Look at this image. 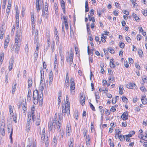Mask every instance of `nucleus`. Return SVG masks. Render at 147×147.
<instances>
[{"mask_svg":"<svg viewBox=\"0 0 147 147\" xmlns=\"http://www.w3.org/2000/svg\"><path fill=\"white\" fill-rule=\"evenodd\" d=\"M122 100L124 102L126 103H127L128 102V99L125 96H123Z\"/></svg>","mask_w":147,"mask_h":147,"instance_id":"nucleus-38","label":"nucleus"},{"mask_svg":"<svg viewBox=\"0 0 147 147\" xmlns=\"http://www.w3.org/2000/svg\"><path fill=\"white\" fill-rule=\"evenodd\" d=\"M74 54L72 53H70L69 54V60H73Z\"/></svg>","mask_w":147,"mask_h":147,"instance_id":"nucleus-41","label":"nucleus"},{"mask_svg":"<svg viewBox=\"0 0 147 147\" xmlns=\"http://www.w3.org/2000/svg\"><path fill=\"white\" fill-rule=\"evenodd\" d=\"M31 96L32 94L31 90L30 89H29L27 96V100L28 101L30 102V101Z\"/></svg>","mask_w":147,"mask_h":147,"instance_id":"nucleus-11","label":"nucleus"},{"mask_svg":"<svg viewBox=\"0 0 147 147\" xmlns=\"http://www.w3.org/2000/svg\"><path fill=\"white\" fill-rule=\"evenodd\" d=\"M83 131V134H84V137L85 139H86L87 138L86 135L87 131L86 129H84Z\"/></svg>","mask_w":147,"mask_h":147,"instance_id":"nucleus-28","label":"nucleus"},{"mask_svg":"<svg viewBox=\"0 0 147 147\" xmlns=\"http://www.w3.org/2000/svg\"><path fill=\"white\" fill-rule=\"evenodd\" d=\"M26 130L27 132H28L30 128V123H27L26 125Z\"/></svg>","mask_w":147,"mask_h":147,"instance_id":"nucleus-22","label":"nucleus"},{"mask_svg":"<svg viewBox=\"0 0 147 147\" xmlns=\"http://www.w3.org/2000/svg\"><path fill=\"white\" fill-rule=\"evenodd\" d=\"M40 119L38 118L37 121L36 123V125H40Z\"/></svg>","mask_w":147,"mask_h":147,"instance_id":"nucleus-46","label":"nucleus"},{"mask_svg":"<svg viewBox=\"0 0 147 147\" xmlns=\"http://www.w3.org/2000/svg\"><path fill=\"white\" fill-rule=\"evenodd\" d=\"M21 106L23 107V111L24 113H25L26 110L27 109L25 105V104H22L21 105Z\"/></svg>","mask_w":147,"mask_h":147,"instance_id":"nucleus-29","label":"nucleus"},{"mask_svg":"<svg viewBox=\"0 0 147 147\" xmlns=\"http://www.w3.org/2000/svg\"><path fill=\"white\" fill-rule=\"evenodd\" d=\"M62 19L64 21V23L67 22V19L65 16H63V18Z\"/></svg>","mask_w":147,"mask_h":147,"instance_id":"nucleus-52","label":"nucleus"},{"mask_svg":"<svg viewBox=\"0 0 147 147\" xmlns=\"http://www.w3.org/2000/svg\"><path fill=\"white\" fill-rule=\"evenodd\" d=\"M90 107V108L92 109V110L95 111V109L94 107V106L93 105L91 104L90 102L89 103Z\"/></svg>","mask_w":147,"mask_h":147,"instance_id":"nucleus-43","label":"nucleus"},{"mask_svg":"<svg viewBox=\"0 0 147 147\" xmlns=\"http://www.w3.org/2000/svg\"><path fill=\"white\" fill-rule=\"evenodd\" d=\"M143 14L145 16H147V10H144L143 13Z\"/></svg>","mask_w":147,"mask_h":147,"instance_id":"nucleus-63","label":"nucleus"},{"mask_svg":"<svg viewBox=\"0 0 147 147\" xmlns=\"http://www.w3.org/2000/svg\"><path fill=\"white\" fill-rule=\"evenodd\" d=\"M90 13L91 16L93 15L94 13V10L93 9H92L90 11Z\"/></svg>","mask_w":147,"mask_h":147,"instance_id":"nucleus-59","label":"nucleus"},{"mask_svg":"<svg viewBox=\"0 0 147 147\" xmlns=\"http://www.w3.org/2000/svg\"><path fill=\"white\" fill-rule=\"evenodd\" d=\"M114 59L112 58L110 60V65L111 67L114 68L115 66V64H114V61H113Z\"/></svg>","mask_w":147,"mask_h":147,"instance_id":"nucleus-15","label":"nucleus"},{"mask_svg":"<svg viewBox=\"0 0 147 147\" xmlns=\"http://www.w3.org/2000/svg\"><path fill=\"white\" fill-rule=\"evenodd\" d=\"M9 42V39L8 38H6L5 39V40L4 41V49H6L7 47L8 44Z\"/></svg>","mask_w":147,"mask_h":147,"instance_id":"nucleus-14","label":"nucleus"},{"mask_svg":"<svg viewBox=\"0 0 147 147\" xmlns=\"http://www.w3.org/2000/svg\"><path fill=\"white\" fill-rule=\"evenodd\" d=\"M129 64H132L134 62L133 59L131 58H129Z\"/></svg>","mask_w":147,"mask_h":147,"instance_id":"nucleus-56","label":"nucleus"},{"mask_svg":"<svg viewBox=\"0 0 147 147\" xmlns=\"http://www.w3.org/2000/svg\"><path fill=\"white\" fill-rule=\"evenodd\" d=\"M69 78L68 75V73H67L66 76V80L65 82V85L66 84V83H67L68 84V83H69Z\"/></svg>","mask_w":147,"mask_h":147,"instance_id":"nucleus-26","label":"nucleus"},{"mask_svg":"<svg viewBox=\"0 0 147 147\" xmlns=\"http://www.w3.org/2000/svg\"><path fill=\"white\" fill-rule=\"evenodd\" d=\"M128 114L127 112H124L121 116V117L124 120H126L128 119Z\"/></svg>","mask_w":147,"mask_h":147,"instance_id":"nucleus-5","label":"nucleus"},{"mask_svg":"<svg viewBox=\"0 0 147 147\" xmlns=\"http://www.w3.org/2000/svg\"><path fill=\"white\" fill-rule=\"evenodd\" d=\"M44 88V86H42L39 87V91L37 90H35L33 92V97L34 99L37 98L40 100L41 101L43 99V91Z\"/></svg>","mask_w":147,"mask_h":147,"instance_id":"nucleus-1","label":"nucleus"},{"mask_svg":"<svg viewBox=\"0 0 147 147\" xmlns=\"http://www.w3.org/2000/svg\"><path fill=\"white\" fill-rule=\"evenodd\" d=\"M42 135L41 138V142L44 143V139L45 138V129L44 128L42 131Z\"/></svg>","mask_w":147,"mask_h":147,"instance_id":"nucleus-8","label":"nucleus"},{"mask_svg":"<svg viewBox=\"0 0 147 147\" xmlns=\"http://www.w3.org/2000/svg\"><path fill=\"white\" fill-rule=\"evenodd\" d=\"M85 12H87L89 11V7L88 5V3L87 1H86L85 2Z\"/></svg>","mask_w":147,"mask_h":147,"instance_id":"nucleus-21","label":"nucleus"},{"mask_svg":"<svg viewBox=\"0 0 147 147\" xmlns=\"http://www.w3.org/2000/svg\"><path fill=\"white\" fill-rule=\"evenodd\" d=\"M18 38V31L16 32V35L15 42L14 44V47H16L17 48H20L21 43L19 41V40Z\"/></svg>","mask_w":147,"mask_h":147,"instance_id":"nucleus-2","label":"nucleus"},{"mask_svg":"<svg viewBox=\"0 0 147 147\" xmlns=\"http://www.w3.org/2000/svg\"><path fill=\"white\" fill-rule=\"evenodd\" d=\"M61 91H59V96L58 98V103H61Z\"/></svg>","mask_w":147,"mask_h":147,"instance_id":"nucleus-18","label":"nucleus"},{"mask_svg":"<svg viewBox=\"0 0 147 147\" xmlns=\"http://www.w3.org/2000/svg\"><path fill=\"white\" fill-rule=\"evenodd\" d=\"M7 0H3V5L2 6V8L4 9L5 8V5L6 4Z\"/></svg>","mask_w":147,"mask_h":147,"instance_id":"nucleus-44","label":"nucleus"},{"mask_svg":"<svg viewBox=\"0 0 147 147\" xmlns=\"http://www.w3.org/2000/svg\"><path fill=\"white\" fill-rule=\"evenodd\" d=\"M132 16L134 18L135 20L137 22H139L140 20V18L138 17V16L135 13H133L132 14Z\"/></svg>","mask_w":147,"mask_h":147,"instance_id":"nucleus-13","label":"nucleus"},{"mask_svg":"<svg viewBox=\"0 0 147 147\" xmlns=\"http://www.w3.org/2000/svg\"><path fill=\"white\" fill-rule=\"evenodd\" d=\"M71 129L69 128V125H67V128H66V132L67 133H69V132L70 131Z\"/></svg>","mask_w":147,"mask_h":147,"instance_id":"nucleus-58","label":"nucleus"},{"mask_svg":"<svg viewBox=\"0 0 147 147\" xmlns=\"http://www.w3.org/2000/svg\"><path fill=\"white\" fill-rule=\"evenodd\" d=\"M7 127L8 132V133L10 132V138L11 139V141L12 140V136L13 134V128L12 127H11V126L10 124H9L7 125Z\"/></svg>","mask_w":147,"mask_h":147,"instance_id":"nucleus-3","label":"nucleus"},{"mask_svg":"<svg viewBox=\"0 0 147 147\" xmlns=\"http://www.w3.org/2000/svg\"><path fill=\"white\" fill-rule=\"evenodd\" d=\"M115 133L116 134L115 136V138L116 139H117V138H116L117 135V136L118 134H121V131H119V129H116L115 130Z\"/></svg>","mask_w":147,"mask_h":147,"instance_id":"nucleus-25","label":"nucleus"},{"mask_svg":"<svg viewBox=\"0 0 147 147\" xmlns=\"http://www.w3.org/2000/svg\"><path fill=\"white\" fill-rule=\"evenodd\" d=\"M124 65L125 67H126V68H127L129 67V64L127 62V61H126L125 62V61H124Z\"/></svg>","mask_w":147,"mask_h":147,"instance_id":"nucleus-51","label":"nucleus"},{"mask_svg":"<svg viewBox=\"0 0 147 147\" xmlns=\"http://www.w3.org/2000/svg\"><path fill=\"white\" fill-rule=\"evenodd\" d=\"M55 46V43L54 41H53V44H52L51 46V48L52 49V52L53 53L55 50V49H54V47Z\"/></svg>","mask_w":147,"mask_h":147,"instance_id":"nucleus-42","label":"nucleus"},{"mask_svg":"<svg viewBox=\"0 0 147 147\" xmlns=\"http://www.w3.org/2000/svg\"><path fill=\"white\" fill-rule=\"evenodd\" d=\"M2 125L1 126L0 128V132L1 134L3 136H4L5 135V125L3 126V127H2Z\"/></svg>","mask_w":147,"mask_h":147,"instance_id":"nucleus-16","label":"nucleus"},{"mask_svg":"<svg viewBox=\"0 0 147 147\" xmlns=\"http://www.w3.org/2000/svg\"><path fill=\"white\" fill-rule=\"evenodd\" d=\"M57 140H56V137L55 136L53 139V145L54 146L56 145L57 144Z\"/></svg>","mask_w":147,"mask_h":147,"instance_id":"nucleus-33","label":"nucleus"},{"mask_svg":"<svg viewBox=\"0 0 147 147\" xmlns=\"http://www.w3.org/2000/svg\"><path fill=\"white\" fill-rule=\"evenodd\" d=\"M14 62V60L12 59H11L9 61V65H13Z\"/></svg>","mask_w":147,"mask_h":147,"instance_id":"nucleus-60","label":"nucleus"},{"mask_svg":"<svg viewBox=\"0 0 147 147\" xmlns=\"http://www.w3.org/2000/svg\"><path fill=\"white\" fill-rule=\"evenodd\" d=\"M85 96L84 97L82 95L80 96V103L81 105L83 106L85 104Z\"/></svg>","mask_w":147,"mask_h":147,"instance_id":"nucleus-10","label":"nucleus"},{"mask_svg":"<svg viewBox=\"0 0 147 147\" xmlns=\"http://www.w3.org/2000/svg\"><path fill=\"white\" fill-rule=\"evenodd\" d=\"M138 53L140 57H142V56L143 55V51L142 50L139 49Z\"/></svg>","mask_w":147,"mask_h":147,"instance_id":"nucleus-40","label":"nucleus"},{"mask_svg":"<svg viewBox=\"0 0 147 147\" xmlns=\"http://www.w3.org/2000/svg\"><path fill=\"white\" fill-rule=\"evenodd\" d=\"M58 64L57 63H55L54 68L55 70H57Z\"/></svg>","mask_w":147,"mask_h":147,"instance_id":"nucleus-57","label":"nucleus"},{"mask_svg":"<svg viewBox=\"0 0 147 147\" xmlns=\"http://www.w3.org/2000/svg\"><path fill=\"white\" fill-rule=\"evenodd\" d=\"M87 138L88 139V141H86V144L88 146V145H90L89 143L90 142V137L89 135H88V136Z\"/></svg>","mask_w":147,"mask_h":147,"instance_id":"nucleus-37","label":"nucleus"},{"mask_svg":"<svg viewBox=\"0 0 147 147\" xmlns=\"http://www.w3.org/2000/svg\"><path fill=\"white\" fill-rule=\"evenodd\" d=\"M38 51H35V53H34V57L36 58H37L38 56Z\"/></svg>","mask_w":147,"mask_h":147,"instance_id":"nucleus-47","label":"nucleus"},{"mask_svg":"<svg viewBox=\"0 0 147 147\" xmlns=\"http://www.w3.org/2000/svg\"><path fill=\"white\" fill-rule=\"evenodd\" d=\"M58 126L59 127V128H58V127H57V129L58 131V132H60L61 131V122H60L59 121H58Z\"/></svg>","mask_w":147,"mask_h":147,"instance_id":"nucleus-24","label":"nucleus"},{"mask_svg":"<svg viewBox=\"0 0 147 147\" xmlns=\"http://www.w3.org/2000/svg\"><path fill=\"white\" fill-rule=\"evenodd\" d=\"M70 90H74L75 88V85L74 82H71L70 85Z\"/></svg>","mask_w":147,"mask_h":147,"instance_id":"nucleus-23","label":"nucleus"},{"mask_svg":"<svg viewBox=\"0 0 147 147\" xmlns=\"http://www.w3.org/2000/svg\"><path fill=\"white\" fill-rule=\"evenodd\" d=\"M136 85L133 83H130L128 84L127 85V87L128 88L135 89L136 88Z\"/></svg>","mask_w":147,"mask_h":147,"instance_id":"nucleus-4","label":"nucleus"},{"mask_svg":"<svg viewBox=\"0 0 147 147\" xmlns=\"http://www.w3.org/2000/svg\"><path fill=\"white\" fill-rule=\"evenodd\" d=\"M54 6L55 7V13L56 14H58V9L57 4L56 3H55Z\"/></svg>","mask_w":147,"mask_h":147,"instance_id":"nucleus-36","label":"nucleus"},{"mask_svg":"<svg viewBox=\"0 0 147 147\" xmlns=\"http://www.w3.org/2000/svg\"><path fill=\"white\" fill-rule=\"evenodd\" d=\"M110 111L113 112H115L116 111V109L113 107H112L110 109Z\"/></svg>","mask_w":147,"mask_h":147,"instance_id":"nucleus-62","label":"nucleus"},{"mask_svg":"<svg viewBox=\"0 0 147 147\" xmlns=\"http://www.w3.org/2000/svg\"><path fill=\"white\" fill-rule=\"evenodd\" d=\"M48 138L47 136V138H45L44 139V142H45V147H48L49 146V140L48 139Z\"/></svg>","mask_w":147,"mask_h":147,"instance_id":"nucleus-19","label":"nucleus"},{"mask_svg":"<svg viewBox=\"0 0 147 147\" xmlns=\"http://www.w3.org/2000/svg\"><path fill=\"white\" fill-rule=\"evenodd\" d=\"M9 111L10 113L11 114L12 113L13 114V110L12 109V106L11 105H10L9 106Z\"/></svg>","mask_w":147,"mask_h":147,"instance_id":"nucleus-55","label":"nucleus"},{"mask_svg":"<svg viewBox=\"0 0 147 147\" xmlns=\"http://www.w3.org/2000/svg\"><path fill=\"white\" fill-rule=\"evenodd\" d=\"M141 100L142 103L144 105L146 104L147 103V99L146 98V96H142Z\"/></svg>","mask_w":147,"mask_h":147,"instance_id":"nucleus-12","label":"nucleus"},{"mask_svg":"<svg viewBox=\"0 0 147 147\" xmlns=\"http://www.w3.org/2000/svg\"><path fill=\"white\" fill-rule=\"evenodd\" d=\"M30 117H29V115H28V119L27 121V123H30V121L31 120V115H30Z\"/></svg>","mask_w":147,"mask_h":147,"instance_id":"nucleus-53","label":"nucleus"},{"mask_svg":"<svg viewBox=\"0 0 147 147\" xmlns=\"http://www.w3.org/2000/svg\"><path fill=\"white\" fill-rule=\"evenodd\" d=\"M125 136H124L123 135H119L118 134L117 136V137H118V138H119V139L120 140V141H123L124 140L125 138Z\"/></svg>","mask_w":147,"mask_h":147,"instance_id":"nucleus-20","label":"nucleus"},{"mask_svg":"<svg viewBox=\"0 0 147 147\" xmlns=\"http://www.w3.org/2000/svg\"><path fill=\"white\" fill-rule=\"evenodd\" d=\"M141 36L140 34L138 35L137 36V38L138 40V39L139 41H140L141 39Z\"/></svg>","mask_w":147,"mask_h":147,"instance_id":"nucleus-64","label":"nucleus"},{"mask_svg":"<svg viewBox=\"0 0 147 147\" xmlns=\"http://www.w3.org/2000/svg\"><path fill=\"white\" fill-rule=\"evenodd\" d=\"M67 109L66 107V105L65 106V107L64 108L63 106H62V112L63 114L64 113V115H65L66 111V110Z\"/></svg>","mask_w":147,"mask_h":147,"instance_id":"nucleus-30","label":"nucleus"},{"mask_svg":"<svg viewBox=\"0 0 147 147\" xmlns=\"http://www.w3.org/2000/svg\"><path fill=\"white\" fill-rule=\"evenodd\" d=\"M28 88H30L32 86V81L31 77H28Z\"/></svg>","mask_w":147,"mask_h":147,"instance_id":"nucleus-9","label":"nucleus"},{"mask_svg":"<svg viewBox=\"0 0 147 147\" xmlns=\"http://www.w3.org/2000/svg\"><path fill=\"white\" fill-rule=\"evenodd\" d=\"M87 31L88 32H89L90 30V26L88 23L86 24Z\"/></svg>","mask_w":147,"mask_h":147,"instance_id":"nucleus-61","label":"nucleus"},{"mask_svg":"<svg viewBox=\"0 0 147 147\" xmlns=\"http://www.w3.org/2000/svg\"><path fill=\"white\" fill-rule=\"evenodd\" d=\"M69 147H73V145L72 144L71 139H70V142L68 143Z\"/></svg>","mask_w":147,"mask_h":147,"instance_id":"nucleus-45","label":"nucleus"},{"mask_svg":"<svg viewBox=\"0 0 147 147\" xmlns=\"http://www.w3.org/2000/svg\"><path fill=\"white\" fill-rule=\"evenodd\" d=\"M34 98H33V102L34 104H37L38 101L39 102V105L40 106H42V101L43 100H42L41 101L39 99H37V98H36V99H34Z\"/></svg>","mask_w":147,"mask_h":147,"instance_id":"nucleus-7","label":"nucleus"},{"mask_svg":"<svg viewBox=\"0 0 147 147\" xmlns=\"http://www.w3.org/2000/svg\"><path fill=\"white\" fill-rule=\"evenodd\" d=\"M102 108L103 107L102 106H100L99 107V108L102 115L104 114V110L102 109Z\"/></svg>","mask_w":147,"mask_h":147,"instance_id":"nucleus-32","label":"nucleus"},{"mask_svg":"<svg viewBox=\"0 0 147 147\" xmlns=\"http://www.w3.org/2000/svg\"><path fill=\"white\" fill-rule=\"evenodd\" d=\"M53 73L52 71H51L49 74V84L51 85L52 83V81L53 80Z\"/></svg>","mask_w":147,"mask_h":147,"instance_id":"nucleus-6","label":"nucleus"},{"mask_svg":"<svg viewBox=\"0 0 147 147\" xmlns=\"http://www.w3.org/2000/svg\"><path fill=\"white\" fill-rule=\"evenodd\" d=\"M125 39L128 42H131V39L128 36H126L125 37Z\"/></svg>","mask_w":147,"mask_h":147,"instance_id":"nucleus-49","label":"nucleus"},{"mask_svg":"<svg viewBox=\"0 0 147 147\" xmlns=\"http://www.w3.org/2000/svg\"><path fill=\"white\" fill-rule=\"evenodd\" d=\"M119 46L121 48L123 49L125 47V44L123 42H120L119 43Z\"/></svg>","mask_w":147,"mask_h":147,"instance_id":"nucleus-35","label":"nucleus"},{"mask_svg":"<svg viewBox=\"0 0 147 147\" xmlns=\"http://www.w3.org/2000/svg\"><path fill=\"white\" fill-rule=\"evenodd\" d=\"M57 116L56 114L54 118V123H55V124H56V123H57V122H58V121H57Z\"/></svg>","mask_w":147,"mask_h":147,"instance_id":"nucleus-39","label":"nucleus"},{"mask_svg":"<svg viewBox=\"0 0 147 147\" xmlns=\"http://www.w3.org/2000/svg\"><path fill=\"white\" fill-rule=\"evenodd\" d=\"M107 49L108 51L112 54H113L115 53L114 50L111 47L108 48Z\"/></svg>","mask_w":147,"mask_h":147,"instance_id":"nucleus-34","label":"nucleus"},{"mask_svg":"<svg viewBox=\"0 0 147 147\" xmlns=\"http://www.w3.org/2000/svg\"><path fill=\"white\" fill-rule=\"evenodd\" d=\"M61 5L62 8H65V5L63 0H61Z\"/></svg>","mask_w":147,"mask_h":147,"instance_id":"nucleus-31","label":"nucleus"},{"mask_svg":"<svg viewBox=\"0 0 147 147\" xmlns=\"http://www.w3.org/2000/svg\"><path fill=\"white\" fill-rule=\"evenodd\" d=\"M70 29H71L70 32V36L71 37H72L74 36V33L73 30L71 29V26H70Z\"/></svg>","mask_w":147,"mask_h":147,"instance_id":"nucleus-48","label":"nucleus"},{"mask_svg":"<svg viewBox=\"0 0 147 147\" xmlns=\"http://www.w3.org/2000/svg\"><path fill=\"white\" fill-rule=\"evenodd\" d=\"M54 123V122H52L51 121H50L49 123V126L48 129L49 130L51 131L52 130V129L53 128V124Z\"/></svg>","mask_w":147,"mask_h":147,"instance_id":"nucleus-17","label":"nucleus"},{"mask_svg":"<svg viewBox=\"0 0 147 147\" xmlns=\"http://www.w3.org/2000/svg\"><path fill=\"white\" fill-rule=\"evenodd\" d=\"M140 89L142 91L144 92H145L146 91V88L144 86H142V87H141Z\"/></svg>","mask_w":147,"mask_h":147,"instance_id":"nucleus-50","label":"nucleus"},{"mask_svg":"<svg viewBox=\"0 0 147 147\" xmlns=\"http://www.w3.org/2000/svg\"><path fill=\"white\" fill-rule=\"evenodd\" d=\"M67 110H66V112L68 116L69 114L70 113V110H69V107H67Z\"/></svg>","mask_w":147,"mask_h":147,"instance_id":"nucleus-54","label":"nucleus"},{"mask_svg":"<svg viewBox=\"0 0 147 147\" xmlns=\"http://www.w3.org/2000/svg\"><path fill=\"white\" fill-rule=\"evenodd\" d=\"M119 93L120 94L122 95L123 94V88L121 86H120L119 87Z\"/></svg>","mask_w":147,"mask_h":147,"instance_id":"nucleus-27","label":"nucleus"}]
</instances>
